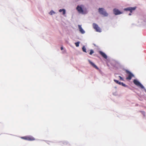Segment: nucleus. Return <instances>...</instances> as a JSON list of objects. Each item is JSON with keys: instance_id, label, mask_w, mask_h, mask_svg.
Instances as JSON below:
<instances>
[{"instance_id": "f257e3e1", "label": "nucleus", "mask_w": 146, "mask_h": 146, "mask_svg": "<svg viewBox=\"0 0 146 146\" xmlns=\"http://www.w3.org/2000/svg\"><path fill=\"white\" fill-rule=\"evenodd\" d=\"M98 11L100 14L103 15L105 17H107L108 15V14L103 8H99L98 9Z\"/></svg>"}, {"instance_id": "f03ea898", "label": "nucleus", "mask_w": 146, "mask_h": 146, "mask_svg": "<svg viewBox=\"0 0 146 146\" xmlns=\"http://www.w3.org/2000/svg\"><path fill=\"white\" fill-rule=\"evenodd\" d=\"M133 82L137 86H139L141 89H144L145 90H146L143 86L137 80L134 79L133 81Z\"/></svg>"}, {"instance_id": "7ed1b4c3", "label": "nucleus", "mask_w": 146, "mask_h": 146, "mask_svg": "<svg viewBox=\"0 0 146 146\" xmlns=\"http://www.w3.org/2000/svg\"><path fill=\"white\" fill-rule=\"evenodd\" d=\"M21 138L24 140L30 141H34L35 140V138L34 137L31 136H25L22 137Z\"/></svg>"}, {"instance_id": "20e7f679", "label": "nucleus", "mask_w": 146, "mask_h": 146, "mask_svg": "<svg viewBox=\"0 0 146 146\" xmlns=\"http://www.w3.org/2000/svg\"><path fill=\"white\" fill-rule=\"evenodd\" d=\"M126 73L128 74V76L126 77V79L127 80H131L132 77H134V75L128 70L126 71Z\"/></svg>"}, {"instance_id": "39448f33", "label": "nucleus", "mask_w": 146, "mask_h": 146, "mask_svg": "<svg viewBox=\"0 0 146 146\" xmlns=\"http://www.w3.org/2000/svg\"><path fill=\"white\" fill-rule=\"evenodd\" d=\"M93 26L94 28L96 31L100 32H101V29L97 24L94 23L93 24Z\"/></svg>"}, {"instance_id": "423d86ee", "label": "nucleus", "mask_w": 146, "mask_h": 146, "mask_svg": "<svg viewBox=\"0 0 146 146\" xmlns=\"http://www.w3.org/2000/svg\"><path fill=\"white\" fill-rule=\"evenodd\" d=\"M76 9L79 13H83V10L81 6L78 5Z\"/></svg>"}, {"instance_id": "0eeeda50", "label": "nucleus", "mask_w": 146, "mask_h": 146, "mask_svg": "<svg viewBox=\"0 0 146 146\" xmlns=\"http://www.w3.org/2000/svg\"><path fill=\"white\" fill-rule=\"evenodd\" d=\"M113 12L114 13L115 15H119L121 14L122 13L119 10L116 9H113Z\"/></svg>"}, {"instance_id": "6e6552de", "label": "nucleus", "mask_w": 146, "mask_h": 146, "mask_svg": "<svg viewBox=\"0 0 146 146\" xmlns=\"http://www.w3.org/2000/svg\"><path fill=\"white\" fill-rule=\"evenodd\" d=\"M88 61L89 63L92 65V66L93 67L95 68L97 70L99 69L98 68L96 65H95L94 63L93 62H91L90 60H89Z\"/></svg>"}, {"instance_id": "1a4fd4ad", "label": "nucleus", "mask_w": 146, "mask_h": 146, "mask_svg": "<svg viewBox=\"0 0 146 146\" xmlns=\"http://www.w3.org/2000/svg\"><path fill=\"white\" fill-rule=\"evenodd\" d=\"M99 54L101 55L105 59H107V56L106 54L104 53V52H102L101 51H99Z\"/></svg>"}, {"instance_id": "9d476101", "label": "nucleus", "mask_w": 146, "mask_h": 146, "mask_svg": "<svg viewBox=\"0 0 146 146\" xmlns=\"http://www.w3.org/2000/svg\"><path fill=\"white\" fill-rule=\"evenodd\" d=\"M78 28L79 30V31L80 32V33L82 34H84L85 33V32L84 30L82 29L81 27V25H78Z\"/></svg>"}, {"instance_id": "9b49d317", "label": "nucleus", "mask_w": 146, "mask_h": 146, "mask_svg": "<svg viewBox=\"0 0 146 146\" xmlns=\"http://www.w3.org/2000/svg\"><path fill=\"white\" fill-rule=\"evenodd\" d=\"M59 11L60 12H61L62 11L63 12V15H65V13H66V11L64 9H60L59 10Z\"/></svg>"}, {"instance_id": "f8f14e48", "label": "nucleus", "mask_w": 146, "mask_h": 146, "mask_svg": "<svg viewBox=\"0 0 146 146\" xmlns=\"http://www.w3.org/2000/svg\"><path fill=\"white\" fill-rule=\"evenodd\" d=\"M136 9V7H131V9L130 10V12L131 13L133 11L135 10Z\"/></svg>"}, {"instance_id": "ddd939ff", "label": "nucleus", "mask_w": 146, "mask_h": 146, "mask_svg": "<svg viewBox=\"0 0 146 146\" xmlns=\"http://www.w3.org/2000/svg\"><path fill=\"white\" fill-rule=\"evenodd\" d=\"M82 50L84 52H86V49L85 47L84 46H83V47H82Z\"/></svg>"}, {"instance_id": "4468645a", "label": "nucleus", "mask_w": 146, "mask_h": 146, "mask_svg": "<svg viewBox=\"0 0 146 146\" xmlns=\"http://www.w3.org/2000/svg\"><path fill=\"white\" fill-rule=\"evenodd\" d=\"M94 53V51L93 50H90V52L89 53V54L90 55H91Z\"/></svg>"}, {"instance_id": "2eb2a0df", "label": "nucleus", "mask_w": 146, "mask_h": 146, "mask_svg": "<svg viewBox=\"0 0 146 146\" xmlns=\"http://www.w3.org/2000/svg\"><path fill=\"white\" fill-rule=\"evenodd\" d=\"M80 43V42H77L75 43V44L76 47H78L79 46V44Z\"/></svg>"}, {"instance_id": "dca6fc26", "label": "nucleus", "mask_w": 146, "mask_h": 146, "mask_svg": "<svg viewBox=\"0 0 146 146\" xmlns=\"http://www.w3.org/2000/svg\"><path fill=\"white\" fill-rule=\"evenodd\" d=\"M54 13H55V12L53 11H51L49 13V14L51 15Z\"/></svg>"}, {"instance_id": "f3484780", "label": "nucleus", "mask_w": 146, "mask_h": 146, "mask_svg": "<svg viewBox=\"0 0 146 146\" xmlns=\"http://www.w3.org/2000/svg\"><path fill=\"white\" fill-rule=\"evenodd\" d=\"M130 9H131V7H128V8H126L125 9H124V10H125L129 11Z\"/></svg>"}, {"instance_id": "a211bd4d", "label": "nucleus", "mask_w": 146, "mask_h": 146, "mask_svg": "<svg viewBox=\"0 0 146 146\" xmlns=\"http://www.w3.org/2000/svg\"><path fill=\"white\" fill-rule=\"evenodd\" d=\"M121 83V85H122L124 87H126L127 86L125 84H124L122 82V83Z\"/></svg>"}, {"instance_id": "6ab92c4d", "label": "nucleus", "mask_w": 146, "mask_h": 146, "mask_svg": "<svg viewBox=\"0 0 146 146\" xmlns=\"http://www.w3.org/2000/svg\"><path fill=\"white\" fill-rule=\"evenodd\" d=\"M114 81L116 83H117V84H118L119 82V81L118 80H114Z\"/></svg>"}, {"instance_id": "aec40b11", "label": "nucleus", "mask_w": 146, "mask_h": 146, "mask_svg": "<svg viewBox=\"0 0 146 146\" xmlns=\"http://www.w3.org/2000/svg\"><path fill=\"white\" fill-rule=\"evenodd\" d=\"M119 78H120V80H123V79L122 78V77H121V76H119Z\"/></svg>"}, {"instance_id": "412c9836", "label": "nucleus", "mask_w": 146, "mask_h": 146, "mask_svg": "<svg viewBox=\"0 0 146 146\" xmlns=\"http://www.w3.org/2000/svg\"><path fill=\"white\" fill-rule=\"evenodd\" d=\"M121 83H122V82H119L118 84H119V85H121Z\"/></svg>"}, {"instance_id": "4be33fe9", "label": "nucleus", "mask_w": 146, "mask_h": 146, "mask_svg": "<svg viewBox=\"0 0 146 146\" xmlns=\"http://www.w3.org/2000/svg\"><path fill=\"white\" fill-rule=\"evenodd\" d=\"M61 50H62L63 49V47H61Z\"/></svg>"}, {"instance_id": "5701e85b", "label": "nucleus", "mask_w": 146, "mask_h": 146, "mask_svg": "<svg viewBox=\"0 0 146 146\" xmlns=\"http://www.w3.org/2000/svg\"><path fill=\"white\" fill-rule=\"evenodd\" d=\"M129 15H131V13H129Z\"/></svg>"}, {"instance_id": "b1692460", "label": "nucleus", "mask_w": 146, "mask_h": 146, "mask_svg": "<svg viewBox=\"0 0 146 146\" xmlns=\"http://www.w3.org/2000/svg\"><path fill=\"white\" fill-rule=\"evenodd\" d=\"M81 6H83V5H81Z\"/></svg>"}]
</instances>
